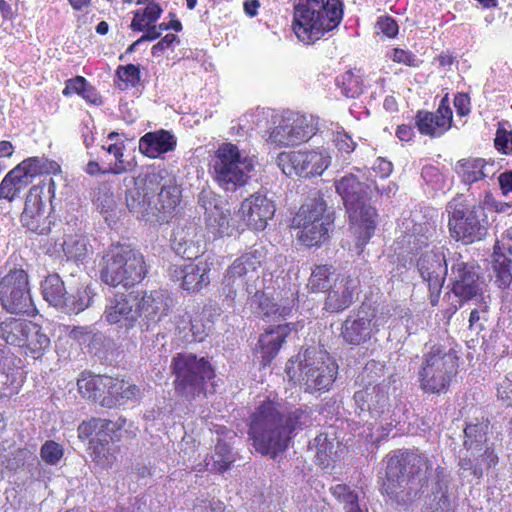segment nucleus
<instances>
[{
    "label": "nucleus",
    "instance_id": "obj_1",
    "mask_svg": "<svg viewBox=\"0 0 512 512\" xmlns=\"http://www.w3.org/2000/svg\"><path fill=\"white\" fill-rule=\"evenodd\" d=\"M311 424L310 408H296L284 416L272 402H267L260 405L252 414L249 434L256 451L275 459L287 450L297 431Z\"/></svg>",
    "mask_w": 512,
    "mask_h": 512
},
{
    "label": "nucleus",
    "instance_id": "obj_2",
    "mask_svg": "<svg viewBox=\"0 0 512 512\" xmlns=\"http://www.w3.org/2000/svg\"><path fill=\"white\" fill-rule=\"evenodd\" d=\"M433 463L425 454L415 451L399 452L387 462L382 493L399 506L410 505L427 485Z\"/></svg>",
    "mask_w": 512,
    "mask_h": 512
},
{
    "label": "nucleus",
    "instance_id": "obj_3",
    "mask_svg": "<svg viewBox=\"0 0 512 512\" xmlns=\"http://www.w3.org/2000/svg\"><path fill=\"white\" fill-rule=\"evenodd\" d=\"M263 257L262 250L255 249L237 258L226 270L222 294L234 300L239 292L245 291L251 297L252 311L263 318L273 319L276 303L257 288V270L262 265Z\"/></svg>",
    "mask_w": 512,
    "mask_h": 512
},
{
    "label": "nucleus",
    "instance_id": "obj_4",
    "mask_svg": "<svg viewBox=\"0 0 512 512\" xmlns=\"http://www.w3.org/2000/svg\"><path fill=\"white\" fill-rule=\"evenodd\" d=\"M344 17L342 0H298L293 6L292 30L311 45L338 28Z\"/></svg>",
    "mask_w": 512,
    "mask_h": 512
},
{
    "label": "nucleus",
    "instance_id": "obj_5",
    "mask_svg": "<svg viewBox=\"0 0 512 512\" xmlns=\"http://www.w3.org/2000/svg\"><path fill=\"white\" fill-rule=\"evenodd\" d=\"M285 371L291 380L299 382L305 392L313 394L331 388L337 377L338 365L326 352L310 347L299 353L296 360L291 358Z\"/></svg>",
    "mask_w": 512,
    "mask_h": 512
},
{
    "label": "nucleus",
    "instance_id": "obj_6",
    "mask_svg": "<svg viewBox=\"0 0 512 512\" xmlns=\"http://www.w3.org/2000/svg\"><path fill=\"white\" fill-rule=\"evenodd\" d=\"M170 370L175 377L173 384L176 394L187 401L205 396L207 382L215 377L210 360L191 352L174 355Z\"/></svg>",
    "mask_w": 512,
    "mask_h": 512
},
{
    "label": "nucleus",
    "instance_id": "obj_7",
    "mask_svg": "<svg viewBox=\"0 0 512 512\" xmlns=\"http://www.w3.org/2000/svg\"><path fill=\"white\" fill-rule=\"evenodd\" d=\"M458 370V356L454 349L433 345L422 356L418 381L424 393L443 394L449 389Z\"/></svg>",
    "mask_w": 512,
    "mask_h": 512
},
{
    "label": "nucleus",
    "instance_id": "obj_8",
    "mask_svg": "<svg viewBox=\"0 0 512 512\" xmlns=\"http://www.w3.org/2000/svg\"><path fill=\"white\" fill-rule=\"evenodd\" d=\"M100 278L111 287L124 288L141 282L147 273L143 255L130 246H118L105 254L100 263Z\"/></svg>",
    "mask_w": 512,
    "mask_h": 512
},
{
    "label": "nucleus",
    "instance_id": "obj_9",
    "mask_svg": "<svg viewBox=\"0 0 512 512\" xmlns=\"http://www.w3.org/2000/svg\"><path fill=\"white\" fill-rule=\"evenodd\" d=\"M383 371L384 366L372 360L357 376L355 384L362 388L355 391L353 399L356 408L359 409V415L368 414L372 418H377L388 411L390 385L385 380H377V377L383 376Z\"/></svg>",
    "mask_w": 512,
    "mask_h": 512
},
{
    "label": "nucleus",
    "instance_id": "obj_10",
    "mask_svg": "<svg viewBox=\"0 0 512 512\" xmlns=\"http://www.w3.org/2000/svg\"><path fill=\"white\" fill-rule=\"evenodd\" d=\"M0 303L11 314H30L35 310L28 273L12 257L0 267Z\"/></svg>",
    "mask_w": 512,
    "mask_h": 512
},
{
    "label": "nucleus",
    "instance_id": "obj_11",
    "mask_svg": "<svg viewBox=\"0 0 512 512\" xmlns=\"http://www.w3.org/2000/svg\"><path fill=\"white\" fill-rule=\"evenodd\" d=\"M212 169L220 187L235 191L247 184L254 165L250 158L241 154L237 145L222 143L213 157Z\"/></svg>",
    "mask_w": 512,
    "mask_h": 512
},
{
    "label": "nucleus",
    "instance_id": "obj_12",
    "mask_svg": "<svg viewBox=\"0 0 512 512\" xmlns=\"http://www.w3.org/2000/svg\"><path fill=\"white\" fill-rule=\"evenodd\" d=\"M451 271L452 292L458 299L459 306L469 301L482 302L484 278L481 276L480 267L475 263L458 261Z\"/></svg>",
    "mask_w": 512,
    "mask_h": 512
},
{
    "label": "nucleus",
    "instance_id": "obj_13",
    "mask_svg": "<svg viewBox=\"0 0 512 512\" xmlns=\"http://www.w3.org/2000/svg\"><path fill=\"white\" fill-rule=\"evenodd\" d=\"M137 296L136 307L139 313V327L142 331H149L168 315L174 305L173 298L167 290L144 291Z\"/></svg>",
    "mask_w": 512,
    "mask_h": 512
},
{
    "label": "nucleus",
    "instance_id": "obj_14",
    "mask_svg": "<svg viewBox=\"0 0 512 512\" xmlns=\"http://www.w3.org/2000/svg\"><path fill=\"white\" fill-rule=\"evenodd\" d=\"M137 296L133 293L109 290L106 294V307L103 317L110 325H117L126 331L139 325V313L136 306Z\"/></svg>",
    "mask_w": 512,
    "mask_h": 512
},
{
    "label": "nucleus",
    "instance_id": "obj_15",
    "mask_svg": "<svg viewBox=\"0 0 512 512\" xmlns=\"http://www.w3.org/2000/svg\"><path fill=\"white\" fill-rule=\"evenodd\" d=\"M78 390L83 398L99 403L102 407L117 406L116 395L121 390V379L107 375H85L77 382Z\"/></svg>",
    "mask_w": 512,
    "mask_h": 512
},
{
    "label": "nucleus",
    "instance_id": "obj_16",
    "mask_svg": "<svg viewBox=\"0 0 512 512\" xmlns=\"http://www.w3.org/2000/svg\"><path fill=\"white\" fill-rule=\"evenodd\" d=\"M414 124L418 132L429 138H440L453 125V111L444 97L435 111L420 109L414 116Z\"/></svg>",
    "mask_w": 512,
    "mask_h": 512
},
{
    "label": "nucleus",
    "instance_id": "obj_17",
    "mask_svg": "<svg viewBox=\"0 0 512 512\" xmlns=\"http://www.w3.org/2000/svg\"><path fill=\"white\" fill-rule=\"evenodd\" d=\"M373 313L364 309L351 312L341 327L343 341L352 346H360L367 343L373 334L378 331L376 323H372Z\"/></svg>",
    "mask_w": 512,
    "mask_h": 512
},
{
    "label": "nucleus",
    "instance_id": "obj_18",
    "mask_svg": "<svg viewBox=\"0 0 512 512\" xmlns=\"http://www.w3.org/2000/svg\"><path fill=\"white\" fill-rule=\"evenodd\" d=\"M210 267L206 261L198 263H189L179 266L173 265L171 268V277L174 281H180L182 289L195 293L210 283Z\"/></svg>",
    "mask_w": 512,
    "mask_h": 512
},
{
    "label": "nucleus",
    "instance_id": "obj_19",
    "mask_svg": "<svg viewBox=\"0 0 512 512\" xmlns=\"http://www.w3.org/2000/svg\"><path fill=\"white\" fill-rule=\"evenodd\" d=\"M275 212L274 201L261 193H254L246 198L238 211L240 219L247 224H267Z\"/></svg>",
    "mask_w": 512,
    "mask_h": 512
},
{
    "label": "nucleus",
    "instance_id": "obj_20",
    "mask_svg": "<svg viewBox=\"0 0 512 512\" xmlns=\"http://www.w3.org/2000/svg\"><path fill=\"white\" fill-rule=\"evenodd\" d=\"M354 289L355 281L352 278L336 276L327 290L323 309L329 313H339L349 308L353 303Z\"/></svg>",
    "mask_w": 512,
    "mask_h": 512
},
{
    "label": "nucleus",
    "instance_id": "obj_21",
    "mask_svg": "<svg viewBox=\"0 0 512 512\" xmlns=\"http://www.w3.org/2000/svg\"><path fill=\"white\" fill-rule=\"evenodd\" d=\"M176 145V137L164 129L147 132L139 139V151L151 159L175 150Z\"/></svg>",
    "mask_w": 512,
    "mask_h": 512
},
{
    "label": "nucleus",
    "instance_id": "obj_22",
    "mask_svg": "<svg viewBox=\"0 0 512 512\" xmlns=\"http://www.w3.org/2000/svg\"><path fill=\"white\" fill-rule=\"evenodd\" d=\"M334 212L321 197L312 198L303 203L297 211L293 224H333Z\"/></svg>",
    "mask_w": 512,
    "mask_h": 512
},
{
    "label": "nucleus",
    "instance_id": "obj_23",
    "mask_svg": "<svg viewBox=\"0 0 512 512\" xmlns=\"http://www.w3.org/2000/svg\"><path fill=\"white\" fill-rule=\"evenodd\" d=\"M448 224H481L485 218L480 205H470L462 195H457L447 204Z\"/></svg>",
    "mask_w": 512,
    "mask_h": 512
},
{
    "label": "nucleus",
    "instance_id": "obj_24",
    "mask_svg": "<svg viewBox=\"0 0 512 512\" xmlns=\"http://www.w3.org/2000/svg\"><path fill=\"white\" fill-rule=\"evenodd\" d=\"M417 269L427 283L432 282L433 287H439L440 281H445L447 265L444 257L432 251H426L417 260Z\"/></svg>",
    "mask_w": 512,
    "mask_h": 512
},
{
    "label": "nucleus",
    "instance_id": "obj_25",
    "mask_svg": "<svg viewBox=\"0 0 512 512\" xmlns=\"http://www.w3.org/2000/svg\"><path fill=\"white\" fill-rule=\"evenodd\" d=\"M294 328L293 323L279 324L270 327L260 336L259 344L264 362H270L276 357L286 337Z\"/></svg>",
    "mask_w": 512,
    "mask_h": 512
},
{
    "label": "nucleus",
    "instance_id": "obj_26",
    "mask_svg": "<svg viewBox=\"0 0 512 512\" xmlns=\"http://www.w3.org/2000/svg\"><path fill=\"white\" fill-rule=\"evenodd\" d=\"M435 482L432 486L430 502L427 509L430 512H451L449 487L451 478L444 468L437 467Z\"/></svg>",
    "mask_w": 512,
    "mask_h": 512
},
{
    "label": "nucleus",
    "instance_id": "obj_27",
    "mask_svg": "<svg viewBox=\"0 0 512 512\" xmlns=\"http://www.w3.org/2000/svg\"><path fill=\"white\" fill-rule=\"evenodd\" d=\"M195 226H176L171 235V247L184 259H196L200 251L199 241H194Z\"/></svg>",
    "mask_w": 512,
    "mask_h": 512
},
{
    "label": "nucleus",
    "instance_id": "obj_28",
    "mask_svg": "<svg viewBox=\"0 0 512 512\" xmlns=\"http://www.w3.org/2000/svg\"><path fill=\"white\" fill-rule=\"evenodd\" d=\"M22 349L26 355L34 359L41 358L50 348L51 341L43 328L35 322L30 321L24 336Z\"/></svg>",
    "mask_w": 512,
    "mask_h": 512
},
{
    "label": "nucleus",
    "instance_id": "obj_29",
    "mask_svg": "<svg viewBox=\"0 0 512 512\" xmlns=\"http://www.w3.org/2000/svg\"><path fill=\"white\" fill-rule=\"evenodd\" d=\"M335 187L347 207L359 203L368 190V186L353 174L343 176L336 182Z\"/></svg>",
    "mask_w": 512,
    "mask_h": 512
},
{
    "label": "nucleus",
    "instance_id": "obj_30",
    "mask_svg": "<svg viewBox=\"0 0 512 512\" xmlns=\"http://www.w3.org/2000/svg\"><path fill=\"white\" fill-rule=\"evenodd\" d=\"M30 320L5 317L0 321V338L8 345L22 347Z\"/></svg>",
    "mask_w": 512,
    "mask_h": 512
},
{
    "label": "nucleus",
    "instance_id": "obj_31",
    "mask_svg": "<svg viewBox=\"0 0 512 512\" xmlns=\"http://www.w3.org/2000/svg\"><path fill=\"white\" fill-rule=\"evenodd\" d=\"M94 295L93 289L88 285L78 287L70 292L65 290L63 300L69 307L57 308L56 310L64 314H78L92 304Z\"/></svg>",
    "mask_w": 512,
    "mask_h": 512
},
{
    "label": "nucleus",
    "instance_id": "obj_32",
    "mask_svg": "<svg viewBox=\"0 0 512 512\" xmlns=\"http://www.w3.org/2000/svg\"><path fill=\"white\" fill-rule=\"evenodd\" d=\"M486 164L483 158H464L456 163L455 171L462 183L472 185L486 177Z\"/></svg>",
    "mask_w": 512,
    "mask_h": 512
},
{
    "label": "nucleus",
    "instance_id": "obj_33",
    "mask_svg": "<svg viewBox=\"0 0 512 512\" xmlns=\"http://www.w3.org/2000/svg\"><path fill=\"white\" fill-rule=\"evenodd\" d=\"M89 450L92 461L101 469L111 468L116 461L117 447L107 439H91Z\"/></svg>",
    "mask_w": 512,
    "mask_h": 512
},
{
    "label": "nucleus",
    "instance_id": "obj_34",
    "mask_svg": "<svg viewBox=\"0 0 512 512\" xmlns=\"http://www.w3.org/2000/svg\"><path fill=\"white\" fill-rule=\"evenodd\" d=\"M45 186L46 183L42 181L30 188L21 214V222L23 224H28L30 221H38V217L43 214L45 205L42 201V194Z\"/></svg>",
    "mask_w": 512,
    "mask_h": 512
},
{
    "label": "nucleus",
    "instance_id": "obj_35",
    "mask_svg": "<svg viewBox=\"0 0 512 512\" xmlns=\"http://www.w3.org/2000/svg\"><path fill=\"white\" fill-rule=\"evenodd\" d=\"M65 290L66 287L63 280L56 273L49 274L41 283V292L44 300L55 309L68 307L63 300Z\"/></svg>",
    "mask_w": 512,
    "mask_h": 512
},
{
    "label": "nucleus",
    "instance_id": "obj_36",
    "mask_svg": "<svg viewBox=\"0 0 512 512\" xmlns=\"http://www.w3.org/2000/svg\"><path fill=\"white\" fill-rule=\"evenodd\" d=\"M31 183L15 167L0 182V200L12 202Z\"/></svg>",
    "mask_w": 512,
    "mask_h": 512
},
{
    "label": "nucleus",
    "instance_id": "obj_37",
    "mask_svg": "<svg viewBox=\"0 0 512 512\" xmlns=\"http://www.w3.org/2000/svg\"><path fill=\"white\" fill-rule=\"evenodd\" d=\"M163 8L159 0L150 1L144 8L133 12V19L130 27L133 31L142 32L150 24H155L161 17Z\"/></svg>",
    "mask_w": 512,
    "mask_h": 512
},
{
    "label": "nucleus",
    "instance_id": "obj_38",
    "mask_svg": "<svg viewBox=\"0 0 512 512\" xmlns=\"http://www.w3.org/2000/svg\"><path fill=\"white\" fill-rule=\"evenodd\" d=\"M332 496L343 505L344 512H367L359 503L358 493L343 483L332 484L329 487Z\"/></svg>",
    "mask_w": 512,
    "mask_h": 512
},
{
    "label": "nucleus",
    "instance_id": "obj_39",
    "mask_svg": "<svg viewBox=\"0 0 512 512\" xmlns=\"http://www.w3.org/2000/svg\"><path fill=\"white\" fill-rule=\"evenodd\" d=\"M306 151L298 150V151H284L278 154L277 156V165L281 169V171L287 175H298L303 176L304 172V163L307 156H305Z\"/></svg>",
    "mask_w": 512,
    "mask_h": 512
},
{
    "label": "nucleus",
    "instance_id": "obj_40",
    "mask_svg": "<svg viewBox=\"0 0 512 512\" xmlns=\"http://www.w3.org/2000/svg\"><path fill=\"white\" fill-rule=\"evenodd\" d=\"M499 250L500 246L497 240L494 247L492 267L496 277L495 282L500 288H506L512 282V261Z\"/></svg>",
    "mask_w": 512,
    "mask_h": 512
},
{
    "label": "nucleus",
    "instance_id": "obj_41",
    "mask_svg": "<svg viewBox=\"0 0 512 512\" xmlns=\"http://www.w3.org/2000/svg\"><path fill=\"white\" fill-rule=\"evenodd\" d=\"M488 422L469 423L464 429V447L467 450H480L487 441Z\"/></svg>",
    "mask_w": 512,
    "mask_h": 512
},
{
    "label": "nucleus",
    "instance_id": "obj_42",
    "mask_svg": "<svg viewBox=\"0 0 512 512\" xmlns=\"http://www.w3.org/2000/svg\"><path fill=\"white\" fill-rule=\"evenodd\" d=\"M305 156L304 177L322 175L331 163V157L326 151H306Z\"/></svg>",
    "mask_w": 512,
    "mask_h": 512
},
{
    "label": "nucleus",
    "instance_id": "obj_43",
    "mask_svg": "<svg viewBox=\"0 0 512 512\" xmlns=\"http://www.w3.org/2000/svg\"><path fill=\"white\" fill-rule=\"evenodd\" d=\"M298 229L296 237L306 247H318L328 238L326 226H292Z\"/></svg>",
    "mask_w": 512,
    "mask_h": 512
},
{
    "label": "nucleus",
    "instance_id": "obj_44",
    "mask_svg": "<svg viewBox=\"0 0 512 512\" xmlns=\"http://www.w3.org/2000/svg\"><path fill=\"white\" fill-rule=\"evenodd\" d=\"M334 274L333 267L330 265H316L311 271L308 280V288L312 292L327 291L333 284L331 276Z\"/></svg>",
    "mask_w": 512,
    "mask_h": 512
},
{
    "label": "nucleus",
    "instance_id": "obj_45",
    "mask_svg": "<svg viewBox=\"0 0 512 512\" xmlns=\"http://www.w3.org/2000/svg\"><path fill=\"white\" fill-rule=\"evenodd\" d=\"M63 252L68 260L83 261L87 254V239L82 235H68L62 244Z\"/></svg>",
    "mask_w": 512,
    "mask_h": 512
},
{
    "label": "nucleus",
    "instance_id": "obj_46",
    "mask_svg": "<svg viewBox=\"0 0 512 512\" xmlns=\"http://www.w3.org/2000/svg\"><path fill=\"white\" fill-rule=\"evenodd\" d=\"M126 420L119 419L117 423L112 422L111 420L102 419V418H92L89 421L82 422L78 427L79 437L87 438L93 433H98L104 430L114 431L115 429H120L124 426Z\"/></svg>",
    "mask_w": 512,
    "mask_h": 512
},
{
    "label": "nucleus",
    "instance_id": "obj_47",
    "mask_svg": "<svg viewBox=\"0 0 512 512\" xmlns=\"http://www.w3.org/2000/svg\"><path fill=\"white\" fill-rule=\"evenodd\" d=\"M336 85L347 98H356L363 93L362 79L350 70L336 78Z\"/></svg>",
    "mask_w": 512,
    "mask_h": 512
},
{
    "label": "nucleus",
    "instance_id": "obj_48",
    "mask_svg": "<svg viewBox=\"0 0 512 512\" xmlns=\"http://www.w3.org/2000/svg\"><path fill=\"white\" fill-rule=\"evenodd\" d=\"M449 230L456 241L466 245L481 240L487 233L486 226H449Z\"/></svg>",
    "mask_w": 512,
    "mask_h": 512
},
{
    "label": "nucleus",
    "instance_id": "obj_49",
    "mask_svg": "<svg viewBox=\"0 0 512 512\" xmlns=\"http://www.w3.org/2000/svg\"><path fill=\"white\" fill-rule=\"evenodd\" d=\"M212 460L211 471L223 473L229 470L234 461L231 456L230 446L219 440L215 445V453L212 456ZM209 465L210 463H207V466Z\"/></svg>",
    "mask_w": 512,
    "mask_h": 512
},
{
    "label": "nucleus",
    "instance_id": "obj_50",
    "mask_svg": "<svg viewBox=\"0 0 512 512\" xmlns=\"http://www.w3.org/2000/svg\"><path fill=\"white\" fill-rule=\"evenodd\" d=\"M102 149L108 152L109 154L115 157V163L113 166L107 169V172H110L114 175H119L126 173L132 170V165L130 162L124 161V150L125 144L124 142L113 143L108 146H102Z\"/></svg>",
    "mask_w": 512,
    "mask_h": 512
},
{
    "label": "nucleus",
    "instance_id": "obj_51",
    "mask_svg": "<svg viewBox=\"0 0 512 512\" xmlns=\"http://www.w3.org/2000/svg\"><path fill=\"white\" fill-rule=\"evenodd\" d=\"M351 224H375L377 210L371 205L357 203L347 207Z\"/></svg>",
    "mask_w": 512,
    "mask_h": 512
},
{
    "label": "nucleus",
    "instance_id": "obj_52",
    "mask_svg": "<svg viewBox=\"0 0 512 512\" xmlns=\"http://www.w3.org/2000/svg\"><path fill=\"white\" fill-rule=\"evenodd\" d=\"M333 440H329L327 434L321 433L309 442L308 449L315 453L320 464H324L332 454Z\"/></svg>",
    "mask_w": 512,
    "mask_h": 512
},
{
    "label": "nucleus",
    "instance_id": "obj_53",
    "mask_svg": "<svg viewBox=\"0 0 512 512\" xmlns=\"http://www.w3.org/2000/svg\"><path fill=\"white\" fill-rule=\"evenodd\" d=\"M286 125L288 126L289 136L292 146H296L302 142L307 141L310 138V131L308 125L304 119L297 118L291 120L290 118H284Z\"/></svg>",
    "mask_w": 512,
    "mask_h": 512
},
{
    "label": "nucleus",
    "instance_id": "obj_54",
    "mask_svg": "<svg viewBox=\"0 0 512 512\" xmlns=\"http://www.w3.org/2000/svg\"><path fill=\"white\" fill-rule=\"evenodd\" d=\"M289 138L288 126L283 118L279 124L268 133L265 141L273 148L290 147L292 144Z\"/></svg>",
    "mask_w": 512,
    "mask_h": 512
},
{
    "label": "nucleus",
    "instance_id": "obj_55",
    "mask_svg": "<svg viewBox=\"0 0 512 512\" xmlns=\"http://www.w3.org/2000/svg\"><path fill=\"white\" fill-rule=\"evenodd\" d=\"M158 202L164 212H170L180 203V191L176 186H164L157 194Z\"/></svg>",
    "mask_w": 512,
    "mask_h": 512
},
{
    "label": "nucleus",
    "instance_id": "obj_56",
    "mask_svg": "<svg viewBox=\"0 0 512 512\" xmlns=\"http://www.w3.org/2000/svg\"><path fill=\"white\" fill-rule=\"evenodd\" d=\"M64 455L62 445L53 441L47 440L40 448L41 459L49 465H57Z\"/></svg>",
    "mask_w": 512,
    "mask_h": 512
},
{
    "label": "nucleus",
    "instance_id": "obj_57",
    "mask_svg": "<svg viewBox=\"0 0 512 512\" xmlns=\"http://www.w3.org/2000/svg\"><path fill=\"white\" fill-rule=\"evenodd\" d=\"M116 76L124 83V88L136 87L141 81L139 66L135 64L120 65L116 70Z\"/></svg>",
    "mask_w": 512,
    "mask_h": 512
},
{
    "label": "nucleus",
    "instance_id": "obj_58",
    "mask_svg": "<svg viewBox=\"0 0 512 512\" xmlns=\"http://www.w3.org/2000/svg\"><path fill=\"white\" fill-rule=\"evenodd\" d=\"M394 63L408 67L417 68L421 65L420 60L412 51L402 48H393L387 55Z\"/></svg>",
    "mask_w": 512,
    "mask_h": 512
},
{
    "label": "nucleus",
    "instance_id": "obj_59",
    "mask_svg": "<svg viewBox=\"0 0 512 512\" xmlns=\"http://www.w3.org/2000/svg\"><path fill=\"white\" fill-rule=\"evenodd\" d=\"M438 212L436 209L429 206L416 205L407 218L411 224H430L434 222Z\"/></svg>",
    "mask_w": 512,
    "mask_h": 512
},
{
    "label": "nucleus",
    "instance_id": "obj_60",
    "mask_svg": "<svg viewBox=\"0 0 512 512\" xmlns=\"http://www.w3.org/2000/svg\"><path fill=\"white\" fill-rule=\"evenodd\" d=\"M15 168L32 183L34 178L41 175L40 157L33 156L24 159Z\"/></svg>",
    "mask_w": 512,
    "mask_h": 512
},
{
    "label": "nucleus",
    "instance_id": "obj_61",
    "mask_svg": "<svg viewBox=\"0 0 512 512\" xmlns=\"http://www.w3.org/2000/svg\"><path fill=\"white\" fill-rule=\"evenodd\" d=\"M332 142L341 154H351L356 148V142L345 130H338L332 133Z\"/></svg>",
    "mask_w": 512,
    "mask_h": 512
},
{
    "label": "nucleus",
    "instance_id": "obj_62",
    "mask_svg": "<svg viewBox=\"0 0 512 512\" xmlns=\"http://www.w3.org/2000/svg\"><path fill=\"white\" fill-rule=\"evenodd\" d=\"M68 335L79 344L90 343L92 340L100 341L103 338L101 333H94L93 329L89 326H74Z\"/></svg>",
    "mask_w": 512,
    "mask_h": 512
},
{
    "label": "nucleus",
    "instance_id": "obj_63",
    "mask_svg": "<svg viewBox=\"0 0 512 512\" xmlns=\"http://www.w3.org/2000/svg\"><path fill=\"white\" fill-rule=\"evenodd\" d=\"M163 177L160 173L151 172L147 173L143 178V187L142 190L144 192V197L151 198L154 195H157L165 184H162Z\"/></svg>",
    "mask_w": 512,
    "mask_h": 512
},
{
    "label": "nucleus",
    "instance_id": "obj_64",
    "mask_svg": "<svg viewBox=\"0 0 512 512\" xmlns=\"http://www.w3.org/2000/svg\"><path fill=\"white\" fill-rule=\"evenodd\" d=\"M375 28L378 34H382L383 36L392 39L398 35L399 26L397 21L391 16H380L377 19Z\"/></svg>",
    "mask_w": 512,
    "mask_h": 512
}]
</instances>
